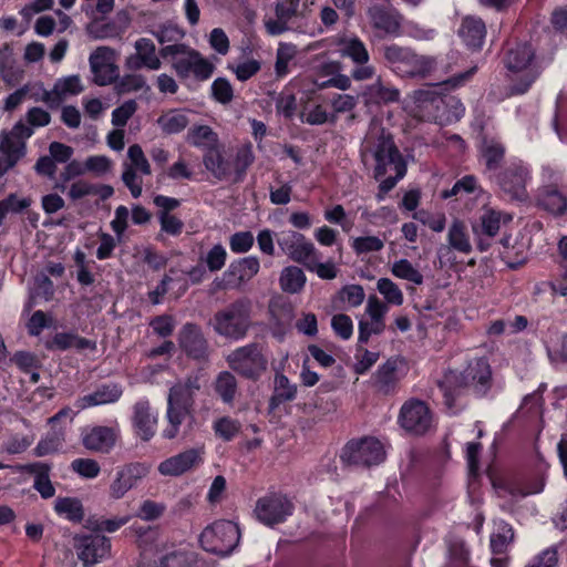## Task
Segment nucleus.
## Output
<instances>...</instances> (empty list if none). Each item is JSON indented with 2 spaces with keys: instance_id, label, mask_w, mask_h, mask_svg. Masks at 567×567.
Returning a JSON list of instances; mask_svg holds the SVG:
<instances>
[{
  "instance_id": "obj_1",
  "label": "nucleus",
  "mask_w": 567,
  "mask_h": 567,
  "mask_svg": "<svg viewBox=\"0 0 567 567\" xmlns=\"http://www.w3.org/2000/svg\"><path fill=\"white\" fill-rule=\"evenodd\" d=\"M413 97V116L422 122L447 126L460 121L465 112L462 102L450 94L417 90Z\"/></svg>"
},
{
  "instance_id": "obj_2",
  "label": "nucleus",
  "mask_w": 567,
  "mask_h": 567,
  "mask_svg": "<svg viewBox=\"0 0 567 567\" xmlns=\"http://www.w3.org/2000/svg\"><path fill=\"white\" fill-rule=\"evenodd\" d=\"M159 55L165 60L171 59L172 69L181 81L193 78L197 82H205L216 70L212 61L186 43L164 45L159 49Z\"/></svg>"
},
{
  "instance_id": "obj_3",
  "label": "nucleus",
  "mask_w": 567,
  "mask_h": 567,
  "mask_svg": "<svg viewBox=\"0 0 567 567\" xmlns=\"http://www.w3.org/2000/svg\"><path fill=\"white\" fill-rule=\"evenodd\" d=\"M251 300L241 297L216 311L210 324L216 334L230 340H241L251 327Z\"/></svg>"
},
{
  "instance_id": "obj_4",
  "label": "nucleus",
  "mask_w": 567,
  "mask_h": 567,
  "mask_svg": "<svg viewBox=\"0 0 567 567\" xmlns=\"http://www.w3.org/2000/svg\"><path fill=\"white\" fill-rule=\"evenodd\" d=\"M513 216L506 212L493 207H483L481 215L472 223V231L476 248H489L493 244H501L503 248H509V236L502 231Z\"/></svg>"
},
{
  "instance_id": "obj_5",
  "label": "nucleus",
  "mask_w": 567,
  "mask_h": 567,
  "mask_svg": "<svg viewBox=\"0 0 567 567\" xmlns=\"http://www.w3.org/2000/svg\"><path fill=\"white\" fill-rule=\"evenodd\" d=\"M226 362L230 370L249 381H258L268 369V359L264 346L251 342L233 350Z\"/></svg>"
},
{
  "instance_id": "obj_6",
  "label": "nucleus",
  "mask_w": 567,
  "mask_h": 567,
  "mask_svg": "<svg viewBox=\"0 0 567 567\" xmlns=\"http://www.w3.org/2000/svg\"><path fill=\"white\" fill-rule=\"evenodd\" d=\"M535 49L529 42L517 43L507 50L505 65L513 73L522 72L523 75L512 86L515 94L526 93L539 75L534 63Z\"/></svg>"
},
{
  "instance_id": "obj_7",
  "label": "nucleus",
  "mask_w": 567,
  "mask_h": 567,
  "mask_svg": "<svg viewBox=\"0 0 567 567\" xmlns=\"http://www.w3.org/2000/svg\"><path fill=\"white\" fill-rule=\"evenodd\" d=\"M240 530L236 523L220 519L207 526L199 536L204 550L221 557L228 556L237 547Z\"/></svg>"
},
{
  "instance_id": "obj_8",
  "label": "nucleus",
  "mask_w": 567,
  "mask_h": 567,
  "mask_svg": "<svg viewBox=\"0 0 567 567\" xmlns=\"http://www.w3.org/2000/svg\"><path fill=\"white\" fill-rule=\"evenodd\" d=\"M385 458L381 442L374 437H361L349 441L342 449L340 460L344 466L370 467Z\"/></svg>"
},
{
  "instance_id": "obj_9",
  "label": "nucleus",
  "mask_w": 567,
  "mask_h": 567,
  "mask_svg": "<svg viewBox=\"0 0 567 567\" xmlns=\"http://www.w3.org/2000/svg\"><path fill=\"white\" fill-rule=\"evenodd\" d=\"M532 181L529 167L519 159L511 161L496 175L501 190L511 200L526 202L528 199L527 185Z\"/></svg>"
},
{
  "instance_id": "obj_10",
  "label": "nucleus",
  "mask_w": 567,
  "mask_h": 567,
  "mask_svg": "<svg viewBox=\"0 0 567 567\" xmlns=\"http://www.w3.org/2000/svg\"><path fill=\"white\" fill-rule=\"evenodd\" d=\"M177 346L182 353L197 363L210 360L212 348L202 327L195 322H186L177 332Z\"/></svg>"
},
{
  "instance_id": "obj_11",
  "label": "nucleus",
  "mask_w": 567,
  "mask_h": 567,
  "mask_svg": "<svg viewBox=\"0 0 567 567\" xmlns=\"http://www.w3.org/2000/svg\"><path fill=\"white\" fill-rule=\"evenodd\" d=\"M293 511V503L281 493L267 494L257 501L255 507L258 520L270 527L284 523Z\"/></svg>"
},
{
  "instance_id": "obj_12",
  "label": "nucleus",
  "mask_w": 567,
  "mask_h": 567,
  "mask_svg": "<svg viewBox=\"0 0 567 567\" xmlns=\"http://www.w3.org/2000/svg\"><path fill=\"white\" fill-rule=\"evenodd\" d=\"M373 159L375 162L373 169V178L375 181L383 178L389 168L398 172L401 165L408 167L403 155L390 134L382 133L378 137L373 150Z\"/></svg>"
},
{
  "instance_id": "obj_13",
  "label": "nucleus",
  "mask_w": 567,
  "mask_h": 567,
  "mask_svg": "<svg viewBox=\"0 0 567 567\" xmlns=\"http://www.w3.org/2000/svg\"><path fill=\"white\" fill-rule=\"evenodd\" d=\"M114 60L115 51L110 47H99L90 54V68L96 85L106 86L118 79L120 70Z\"/></svg>"
},
{
  "instance_id": "obj_14",
  "label": "nucleus",
  "mask_w": 567,
  "mask_h": 567,
  "mask_svg": "<svg viewBox=\"0 0 567 567\" xmlns=\"http://www.w3.org/2000/svg\"><path fill=\"white\" fill-rule=\"evenodd\" d=\"M78 557L85 567H91L106 558L111 551V539L102 534L75 537Z\"/></svg>"
},
{
  "instance_id": "obj_15",
  "label": "nucleus",
  "mask_w": 567,
  "mask_h": 567,
  "mask_svg": "<svg viewBox=\"0 0 567 567\" xmlns=\"http://www.w3.org/2000/svg\"><path fill=\"white\" fill-rule=\"evenodd\" d=\"M400 422L404 430L421 435L431 427L432 414L423 401L411 400L401 408Z\"/></svg>"
},
{
  "instance_id": "obj_16",
  "label": "nucleus",
  "mask_w": 567,
  "mask_h": 567,
  "mask_svg": "<svg viewBox=\"0 0 567 567\" xmlns=\"http://www.w3.org/2000/svg\"><path fill=\"white\" fill-rule=\"evenodd\" d=\"M135 53L130 54L125 59V68L130 71H138L141 69L159 70L162 66L159 53H156L154 42L148 38H140L134 43Z\"/></svg>"
},
{
  "instance_id": "obj_17",
  "label": "nucleus",
  "mask_w": 567,
  "mask_h": 567,
  "mask_svg": "<svg viewBox=\"0 0 567 567\" xmlns=\"http://www.w3.org/2000/svg\"><path fill=\"white\" fill-rule=\"evenodd\" d=\"M150 473V465L145 463H130L116 473L110 486V495L114 499L122 498L142 478Z\"/></svg>"
},
{
  "instance_id": "obj_18",
  "label": "nucleus",
  "mask_w": 567,
  "mask_h": 567,
  "mask_svg": "<svg viewBox=\"0 0 567 567\" xmlns=\"http://www.w3.org/2000/svg\"><path fill=\"white\" fill-rule=\"evenodd\" d=\"M463 378L466 381L468 393L475 396H484L492 385V370L485 359H477L470 363L464 371Z\"/></svg>"
},
{
  "instance_id": "obj_19",
  "label": "nucleus",
  "mask_w": 567,
  "mask_h": 567,
  "mask_svg": "<svg viewBox=\"0 0 567 567\" xmlns=\"http://www.w3.org/2000/svg\"><path fill=\"white\" fill-rule=\"evenodd\" d=\"M203 454L200 449H188L161 462L158 472L164 476H181L200 465L204 462Z\"/></svg>"
},
{
  "instance_id": "obj_20",
  "label": "nucleus",
  "mask_w": 567,
  "mask_h": 567,
  "mask_svg": "<svg viewBox=\"0 0 567 567\" xmlns=\"http://www.w3.org/2000/svg\"><path fill=\"white\" fill-rule=\"evenodd\" d=\"M202 388L198 373H190L184 380L177 381L171 386L167 404L192 410L195 404V394Z\"/></svg>"
},
{
  "instance_id": "obj_21",
  "label": "nucleus",
  "mask_w": 567,
  "mask_h": 567,
  "mask_svg": "<svg viewBox=\"0 0 567 567\" xmlns=\"http://www.w3.org/2000/svg\"><path fill=\"white\" fill-rule=\"evenodd\" d=\"M117 434L115 429L96 425L87 430L82 436L83 446L95 453H109L115 445Z\"/></svg>"
},
{
  "instance_id": "obj_22",
  "label": "nucleus",
  "mask_w": 567,
  "mask_h": 567,
  "mask_svg": "<svg viewBox=\"0 0 567 567\" xmlns=\"http://www.w3.org/2000/svg\"><path fill=\"white\" fill-rule=\"evenodd\" d=\"M16 470L34 476L33 488L42 498L48 499L54 496L55 487L50 480V464L43 462L18 464Z\"/></svg>"
},
{
  "instance_id": "obj_23",
  "label": "nucleus",
  "mask_w": 567,
  "mask_h": 567,
  "mask_svg": "<svg viewBox=\"0 0 567 567\" xmlns=\"http://www.w3.org/2000/svg\"><path fill=\"white\" fill-rule=\"evenodd\" d=\"M369 17L374 29L391 35L400 33L401 16L392 7L374 4L369 8Z\"/></svg>"
},
{
  "instance_id": "obj_24",
  "label": "nucleus",
  "mask_w": 567,
  "mask_h": 567,
  "mask_svg": "<svg viewBox=\"0 0 567 567\" xmlns=\"http://www.w3.org/2000/svg\"><path fill=\"white\" fill-rule=\"evenodd\" d=\"M401 362L399 358L391 357L373 373V388L378 393L390 395L395 392L399 382L398 368Z\"/></svg>"
},
{
  "instance_id": "obj_25",
  "label": "nucleus",
  "mask_w": 567,
  "mask_h": 567,
  "mask_svg": "<svg viewBox=\"0 0 567 567\" xmlns=\"http://www.w3.org/2000/svg\"><path fill=\"white\" fill-rule=\"evenodd\" d=\"M123 389L118 383H103L97 385L92 393L78 399L75 406L83 410L91 406L115 403L121 399Z\"/></svg>"
},
{
  "instance_id": "obj_26",
  "label": "nucleus",
  "mask_w": 567,
  "mask_h": 567,
  "mask_svg": "<svg viewBox=\"0 0 567 567\" xmlns=\"http://www.w3.org/2000/svg\"><path fill=\"white\" fill-rule=\"evenodd\" d=\"M132 423L142 441L148 442L154 436L157 416L151 412L148 400H141L134 404Z\"/></svg>"
},
{
  "instance_id": "obj_27",
  "label": "nucleus",
  "mask_w": 567,
  "mask_h": 567,
  "mask_svg": "<svg viewBox=\"0 0 567 567\" xmlns=\"http://www.w3.org/2000/svg\"><path fill=\"white\" fill-rule=\"evenodd\" d=\"M458 35L467 49L472 51H480L482 50L486 38L485 22L478 17L466 16L462 20L458 29Z\"/></svg>"
},
{
  "instance_id": "obj_28",
  "label": "nucleus",
  "mask_w": 567,
  "mask_h": 567,
  "mask_svg": "<svg viewBox=\"0 0 567 567\" xmlns=\"http://www.w3.org/2000/svg\"><path fill=\"white\" fill-rule=\"evenodd\" d=\"M466 384L462 372L456 370H449L437 381V386L443 393L444 403L447 408H453L457 398L468 393Z\"/></svg>"
},
{
  "instance_id": "obj_29",
  "label": "nucleus",
  "mask_w": 567,
  "mask_h": 567,
  "mask_svg": "<svg viewBox=\"0 0 567 567\" xmlns=\"http://www.w3.org/2000/svg\"><path fill=\"white\" fill-rule=\"evenodd\" d=\"M436 66V61L432 56L420 55L412 51L402 66H398V74L406 78L425 79Z\"/></svg>"
},
{
  "instance_id": "obj_30",
  "label": "nucleus",
  "mask_w": 567,
  "mask_h": 567,
  "mask_svg": "<svg viewBox=\"0 0 567 567\" xmlns=\"http://www.w3.org/2000/svg\"><path fill=\"white\" fill-rule=\"evenodd\" d=\"M44 346L49 351H66L71 348H75L79 351L85 349L96 350V342L94 340L83 338L74 332H58L51 340L45 341Z\"/></svg>"
},
{
  "instance_id": "obj_31",
  "label": "nucleus",
  "mask_w": 567,
  "mask_h": 567,
  "mask_svg": "<svg viewBox=\"0 0 567 567\" xmlns=\"http://www.w3.org/2000/svg\"><path fill=\"white\" fill-rule=\"evenodd\" d=\"M537 206L553 215H564L567 210V198L555 185L543 187L536 198Z\"/></svg>"
},
{
  "instance_id": "obj_32",
  "label": "nucleus",
  "mask_w": 567,
  "mask_h": 567,
  "mask_svg": "<svg viewBox=\"0 0 567 567\" xmlns=\"http://www.w3.org/2000/svg\"><path fill=\"white\" fill-rule=\"evenodd\" d=\"M203 164L219 181L226 179L231 175L230 162L224 157L219 145L204 152Z\"/></svg>"
},
{
  "instance_id": "obj_33",
  "label": "nucleus",
  "mask_w": 567,
  "mask_h": 567,
  "mask_svg": "<svg viewBox=\"0 0 567 567\" xmlns=\"http://www.w3.org/2000/svg\"><path fill=\"white\" fill-rule=\"evenodd\" d=\"M297 396V385L290 383L282 373H276L274 392L269 399V410L275 411L280 404L293 401Z\"/></svg>"
},
{
  "instance_id": "obj_34",
  "label": "nucleus",
  "mask_w": 567,
  "mask_h": 567,
  "mask_svg": "<svg viewBox=\"0 0 567 567\" xmlns=\"http://www.w3.org/2000/svg\"><path fill=\"white\" fill-rule=\"evenodd\" d=\"M113 193L114 189L110 185L93 184L83 179L72 183L69 189V196L73 200L82 199L86 196H99L102 200H105L110 198Z\"/></svg>"
},
{
  "instance_id": "obj_35",
  "label": "nucleus",
  "mask_w": 567,
  "mask_h": 567,
  "mask_svg": "<svg viewBox=\"0 0 567 567\" xmlns=\"http://www.w3.org/2000/svg\"><path fill=\"white\" fill-rule=\"evenodd\" d=\"M255 162V153L250 142L240 145L231 165V175L235 183H241L246 178L248 168Z\"/></svg>"
},
{
  "instance_id": "obj_36",
  "label": "nucleus",
  "mask_w": 567,
  "mask_h": 567,
  "mask_svg": "<svg viewBox=\"0 0 567 567\" xmlns=\"http://www.w3.org/2000/svg\"><path fill=\"white\" fill-rule=\"evenodd\" d=\"M214 390L223 403L233 405L238 394V381L233 372L221 371L214 382Z\"/></svg>"
},
{
  "instance_id": "obj_37",
  "label": "nucleus",
  "mask_w": 567,
  "mask_h": 567,
  "mask_svg": "<svg viewBox=\"0 0 567 567\" xmlns=\"http://www.w3.org/2000/svg\"><path fill=\"white\" fill-rule=\"evenodd\" d=\"M506 148L496 137H484L481 154L487 171H496L505 157Z\"/></svg>"
},
{
  "instance_id": "obj_38",
  "label": "nucleus",
  "mask_w": 567,
  "mask_h": 567,
  "mask_svg": "<svg viewBox=\"0 0 567 567\" xmlns=\"http://www.w3.org/2000/svg\"><path fill=\"white\" fill-rule=\"evenodd\" d=\"M340 52L344 58H349L354 64H365L370 60V54L365 44L358 37L343 38L340 40Z\"/></svg>"
},
{
  "instance_id": "obj_39",
  "label": "nucleus",
  "mask_w": 567,
  "mask_h": 567,
  "mask_svg": "<svg viewBox=\"0 0 567 567\" xmlns=\"http://www.w3.org/2000/svg\"><path fill=\"white\" fill-rule=\"evenodd\" d=\"M166 419L168 426L163 431V436L167 440L175 439L179 433L182 423L188 419L189 423L195 421L193 411L167 404Z\"/></svg>"
},
{
  "instance_id": "obj_40",
  "label": "nucleus",
  "mask_w": 567,
  "mask_h": 567,
  "mask_svg": "<svg viewBox=\"0 0 567 567\" xmlns=\"http://www.w3.org/2000/svg\"><path fill=\"white\" fill-rule=\"evenodd\" d=\"M306 281L302 269L297 266L285 267L279 277L281 290L291 295L299 293L303 289Z\"/></svg>"
},
{
  "instance_id": "obj_41",
  "label": "nucleus",
  "mask_w": 567,
  "mask_h": 567,
  "mask_svg": "<svg viewBox=\"0 0 567 567\" xmlns=\"http://www.w3.org/2000/svg\"><path fill=\"white\" fill-rule=\"evenodd\" d=\"M187 141L205 152L218 145V135L208 125H196L188 131Z\"/></svg>"
},
{
  "instance_id": "obj_42",
  "label": "nucleus",
  "mask_w": 567,
  "mask_h": 567,
  "mask_svg": "<svg viewBox=\"0 0 567 567\" xmlns=\"http://www.w3.org/2000/svg\"><path fill=\"white\" fill-rule=\"evenodd\" d=\"M54 511L72 523H81L84 518L83 505L75 497H58L54 502Z\"/></svg>"
},
{
  "instance_id": "obj_43",
  "label": "nucleus",
  "mask_w": 567,
  "mask_h": 567,
  "mask_svg": "<svg viewBox=\"0 0 567 567\" xmlns=\"http://www.w3.org/2000/svg\"><path fill=\"white\" fill-rule=\"evenodd\" d=\"M0 152L4 155L8 166H14L24 156L25 143L10 134H4L0 140Z\"/></svg>"
},
{
  "instance_id": "obj_44",
  "label": "nucleus",
  "mask_w": 567,
  "mask_h": 567,
  "mask_svg": "<svg viewBox=\"0 0 567 567\" xmlns=\"http://www.w3.org/2000/svg\"><path fill=\"white\" fill-rule=\"evenodd\" d=\"M65 441L62 430H52L42 437L33 450V454L38 457L50 455L59 452Z\"/></svg>"
},
{
  "instance_id": "obj_45",
  "label": "nucleus",
  "mask_w": 567,
  "mask_h": 567,
  "mask_svg": "<svg viewBox=\"0 0 567 567\" xmlns=\"http://www.w3.org/2000/svg\"><path fill=\"white\" fill-rule=\"evenodd\" d=\"M297 52V47L292 43L279 44L275 62V74L277 79H284L290 73L289 63L296 58Z\"/></svg>"
},
{
  "instance_id": "obj_46",
  "label": "nucleus",
  "mask_w": 567,
  "mask_h": 567,
  "mask_svg": "<svg viewBox=\"0 0 567 567\" xmlns=\"http://www.w3.org/2000/svg\"><path fill=\"white\" fill-rule=\"evenodd\" d=\"M259 270V261L255 257H246L229 267V275L236 277L238 284L248 281Z\"/></svg>"
},
{
  "instance_id": "obj_47",
  "label": "nucleus",
  "mask_w": 567,
  "mask_h": 567,
  "mask_svg": "<svg viewBox=\"0 0 567 567\" xmlns=\"http://www.w3.org/2000/svg\"><path fill=\"white\" fill-rule=\"evenodd\" d=\"M367 100L377 104L396 102L400 91L395 87L385 86L379 79L370 85L365 92Z\"/></svg>"
},
{
  "instance_id": "obj_48",
  "label": "nucleus",
  "mask_w": 567,
  "mask_h": 567,
  "mask_svg": "<svg viewBox=\"0 0 567 567\" xmlns=\"http://www.w3.org/2000/svg\"><path fill=\"white\" fill-rule=\"evenodd\" d=\"M477 190H482L478 185V181L474 175H465L462 178L457 179L452 188L445 189L442 192V198L447 199L453 196H462L475 194Z\"/></svg>"
},
{
  "instance_id": "obj_49",
  "label": "nucleus",
  "mask_w": 567,
  "mask_h": 567,
  "mask_svg": "<svg viewBox=\"0 0 567 567\" xmlns=\"http://www.w3.org/2000/svg\"><path fill=\"white\" fill-rule=\"evenodd\" d=\"M514 539L513 527L506 523L501 522L497 525V532L491 536V548L494 554H503L508 544Z\"/></svg>"
},
{
  "instance_id": "obj_50",
  "label": "nucleus",
  "mask_w": 567,
  "mask_h": 567,
  "mask_svg": "<svg viewBox=\"0 0 567 567\" xmlns=\"http://www.w3.org/2000/svg\"><path fill=\"white\" fill-rule=\"evenodd\" d=\"M86 32L90 38L95 40L112 39L120 35V29L114 21L100 23L97 20L89 23Z\"/></svg>"
},
{
  "instance_id": "obj_51",
  "label": "nucleus",
  "mask_w": 567,
  "mask_h": 567,
  "mask_svg": "<svg viewBox=\"0 0 567 567\" xmlns=\"http://www.w3.org/2000/svg\"><path fill=\"white\" fill-rule=\"evenodd\" d=\"M130 520L128 516L123 517H114V518H89L87 527L100 534L101 532L114 533L120 529L122 526L126 525Z\"/></svg>"
},
{
  "instance_id": "obj_52",
  "label": "nucleus",
  "mask_w": 567,
  "mask_h": 567,
  "mask_svg": "<svg viewBox=\"0 0 567 567\" xmlns=\"http://www.w3.org/2000/svg\"><path fill=\"white\" fill-rule=\"evenodd\" d=\"M194 554L185 550H173L159 558V565L155 567H193Z\"/></svg>"
},
{
  "instance_id": "obj_53",
  "label": "nucleus",
  "mask_w": 567,
  "mask_h": 567,
  "mask_svg": "<svg viewBox=\"0 0 567 567\" xmlns=\"http://www.w3.org/2000/svg\"><path fill=\"white\" fill-rule=\"evenodd\" d=\"M158 124L166 134H178L186 128L189 123L188 117L183 113H171L158 118Z\"/></svg>"
},
{
  "instance_id": "obj_54",
  "label": "nucleus",
  "mask_w": 567,
  "mask_h": 567,
  "mask_svg": "<svg viewBox=\"0 0 567 567\" xmlns=\"http://www.w3.org/2000/svg\"><path fill=\"white\" fill-rule=\"evenodd\" d=\"M378 291L384 297L386 303L401 306L404 297L401 289L389 278H380L377 282Z\"/></svg>"
},
{
  "instance_id": "obj_55",
  "label": "nucleus",
  "mask_w": 567,
  "mask_h": 567,
  "mask_svg": "<svg viewBox=\"0 0 567 567\" xmlns=\"http://www.w3.org/2000/svg\"><path fill=\"white\" fill-rule=\"evenodd\" d=\"M117 94H126L137 92L146 85L145 78L142 74H125L113 83Z\"/></svg>"
},
{
  "instance_id": "obj_56",
  "label": "nucleus",
  "mask_w": 567,
  "mask_h": 567,
  "mask_svg": "<svg viewBox=\"0 0 567 567\" xmlns=\"http://www.w3.org/2000/svg\"><path fill=\"white\" fill-rule=\"evenodd\" d=\"M450 248H472L468 241L467 228L463 220L455 219L449 229Z\"/></svg>"
},
{
  "instance_id": "obj_57",
  "label": "nucleus",
  "mask_w": 567,
  "mask_h": 567,
  "mask_svg": "<svg viewBox=\"0 0 567 567\" xmlns=\"http://www.w3.org/2000/svg\"><path fill=\"white\" fill-rule=\"evenodd\" d=\"M392 274L401 279H405L415 285L423 282L422 274L416 270L408 259H400L392 266Z\"/></svg>"
},
{
  "instance_id": "obj_58",
  "label": "nucleus",
  "mask_w": 567,
  "mask_h": 567,
  "mask_svg": "<svg viewBox=\"0 0 567 567\" xmlns=\"http://www.w3.org/2000/svg\"><path fill=\"white\" fill-rule=\"evenodd\" d=\"M323 216L328 223L339 225L344 233H350L354 226L353 219L347 215L343 206L340 204L326 209Z\"/></svg>"
},
{
  "instance_id": "obj_59",
  "label": "nucleus",
  "mask_w": 567,
  "mask_h": 567,
  "mask_svg": "<svg viewBox=\"0 0 567 567\" xmlns=\"http://www.w3.org/2000/svg\"><path fill=\"white\" fill-rule=\"evenodd\" d=\"M212 97L220 104H228L234 99V89L229 80L223 76L215 79L210 86Z\"/></svg>"
},
{
  "instance_id": "obj_60",
  "label": "nucleus",
  "mask_w": 567,
  "mask_h": 567,
  "mask_svg": "<svg viewBox=\"0 0 567 567\" xmlns=\"http://www.w3.org/2000/svg\"><path fill=\"white\" fill-rule=\"evenodd\" d=\"M299 7L300 0H280L276 3L275 14L277 18H282L293 25L295 19L303 17Z\"/></svg>"
},
{
  "instance_id": "obj_61",
  "label": "nucleus",
  "mask_w": 567,
  "mask_h": 567,
  "mask_svg": "<svg viewBox=\"0 0 567 567\" xmlns=\"http://www.w3.org/2000/svg\"><path fill=\"white\" fill-rule=\"evenodd\" d=\"M410 48L400 47L398 44H390L384 47L383 56L385 61L391 64L393 71L398 73V66H402L412 52Z\"/></svg>"
},
{
  "instance_id": "obj_62",
  "label": "nucleus",
  "mask_w": 567,
  "mask_h": 567,
  "mask_svg": "<svg viewBox=\"0 0 567 567\" xmlns=\"http://www.w3.org/2000/svg\"><path fill=\"white\" fill-rule=\"evenodd\" d=\"M137 110L135 100H128L115 107L112 112V124L115 127H123Z\"/></svg>"
},
{
  "instance_id": "obj_63",
  "label": "nucleus",
  "mask_w": 567,
  "mask_h": 567,
  "mask_svg": "<svg viewBox=\"0 0 567 567\" xmlns=\"http://www.w3.org/2000/svg\"><path fill=\"white\" fill-rule=\"evenodd\" d=\"M240 423L230 417H221L215 422L214 430L224 441H231L240 431Z\"/></svg>"
},
{
  "instance_id": "obj_64",
  "label": "nucleus",
  "mask_w": 567,
  "mask_h": 567,
  "mask_svg": "<svg viewBox=\"0 0 567 567\" xmlns=\"http://www.w3.org/2000/svg\"><path fill=\"white\" fill-rule=\"evenodd\" d=\"M71 468L85 478H94L101 471L99 463L93 458H76L72 461Z\"/></svg>"
}]
</instances>
